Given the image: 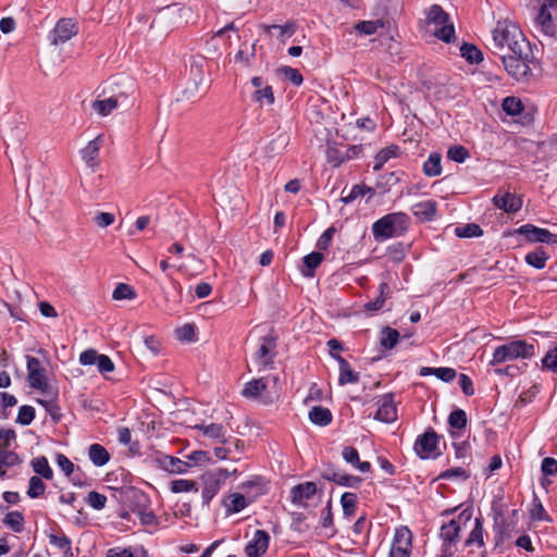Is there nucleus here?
I'll return each instance as SVG.
<instances>
[{"label": "nucleus", "mask_w": 557, "mask_h": 557, "mask_svg": "<svg viewBox=\"0 0 557 557\" xmlns=\"http://www.w3.org/2000/svg\"><path fill=\"white\" fill-rule=\"evenodd\" d=\"M491 49L500 55L504 53L520 54L530 47L519 26L510 21H498L492 30Z\"/></svg>", "instance_id": "1"}, {"label": "nucleus", "mask_w": 557, "mask_h": 557, "mask_svg": "<svg viewBox=\"0 0 557 557\" xmlns=\"http://www.w3.org/2000/svg\"><path fill=\"white\" fill-rule=\"evenodd\" d=\"M278 377L276 375L253 379L246 383L242 395L263 405L272 404L278 398Z\"/></svg>", "instance_id": "2"}, {"label": "nucleus", "mask_w": 557, "mask_h": 557, "mask_svg": "<svg viewBox=\"0 0 557 557\" xmlns=\"http://www.w3.org/2000/svg\"><path fill=\"white\" fill-rule=\"evenodd\" d=\"M425 26L432 34L445 42H451L455 39V27L450 21L449 14L446 13L438 4L431 5L424 12Z\"/></svg>", "instance_id": "3"}, {"label": "nucleus", "mask_w": 557, "mask_h": 557, "mask_svg": "<svg viewBox=\"0 0 557 557\" xmlns=\"http://www.w3.org/2000/svg\"><path fill=\"white\" fill-rule=\"evenodd\" d=\"M471 520L472 510L465 509L456 518L442 525L440 537L443 541V549L446 554L451 555L455 552L456 545L460 540V532L470 525Z\"/></svg>", "instance_id": "4"}, {"label": "nucleus", "mask_w": 557, "mask_h": 557, "mask_svg": "<svg viewBox=\"0 0 557 557\" xmlns=\"http://www.w3.org/2000/svg\"><path fill=\"white\" fill-rule=\"evenodd\" d=\"M535 354L534 345L525 341H511L495 348L491 366L513 361L517 359H529Z\"/></svg>", "instance_id": "5"}, {"label": "nucleus", "mask_w": 557, "mask_h": 557, "mask_svg": "<svg viewBox=\"0 0 557 557\" xmlns=\"http://www.w3.org/2000/svg\"><path fill=\"white\" fill-rule=\"evenodd\" d=\"M409 218L406 213L394 212L381 218L372 225L375 238H389L407 228Z\"/></svg>", "instance_id": "6"}, {"label": "nucleus", "mask_w": 557, "mask_h": 557, "mask_svg": "<svg viewBox=\"0 0 557 557\" xmlns=\"http://www.w3.org/2000/svg\"><path fill=\"white\" fill-rule=\"evenodd\" d=\"M534 27L546 38L557 36V0H547L542 4L534 20Z\"/></svg>", "instance_id": "7"}, {"label": "nucleus", "mask_w": 557, "mask_h": 557, "mask_svg": "<svg viewBox=\"0 0 557 557\" xmlns=\"http://www.w3.org/2000/svg\"><path fill=\"white\" fill-rule=\"evenodd\" d=\"M276 356V337L267 335L259 339L258 346L252 355L251 362L257 371H265L273 368Z\"/></svg>", "instance_id": "8"}, {"label": "nucleus", "mask_w": 557, "mask_h": 557, "mask_svg": "<svg viewBox=\"0 0 557 557\" xmlns=\"http://www.w3.org/2000/svg\"><path fill=\"white\" fill-rule=\"evenodd\" d=\"M502 63L506 72L517 81L525 78L530 73L531 69L529 65L531 58V47L523 49L520 54L504 53L500 55Z\"/></svg>", "instance_id": "9"}, {"label": "nucleus", "mask_w": 557, "mask_h": 557, "mask_svg": "<svg viewBox=\"0 0 557 557\" xmlns=\"http://www.w3.org/2000/svg\"><path fill=\"white\" fill-rule=\"evenodd\" d=\"M437 445L438 436L430 429L416 440L414 451L420 458L428 459L437 455Z\"/></svg>", "instance_id": "10"}, {"label": "nucleus", "mask_w": 557, "mask_h": 557, "mask_svg": "<svg viewBox=\"0 0 557 557\" xmlns=\"http://www.w3.org/2000/svg\"><path fill=\"white\" fill-rule=\"evenodd\" d=\"M27 380L33 388L45 391L48 387L46 380V369L41 366L39 359L27 356Z\"/></svg>", "instance_id": "11"}, {"label": "nucleus", "mask_w": 557, "mask_h": 557, "mask_svg": "<svg viewBox=\"0 0 557 557\" xmlns=\"http://www.w3.org/2000/svg\"><path fill=\"white\" fill-rule=\"evenodd\" d=\"M516 233L524 235L531 243L557 244V234H553L546 228H541L532 224L520 226Z\"/></svg>", "instance_id": "12"}, {"label": "nucleus", "mask_w": 557, "mask_h": 557, "mask_svg": "<svg viewBox=\"0 0 557 557\" xmlns=\"http://www.w3.org/2000/svg\"><path fill=\"white\" fill-rule=\"evenodd\" d=\"M77 34L76 24L70 18L60 20L50 34L52 45L64 44Z\"/></svg>", "instance_id": "13"}, {"label": "nucleus", "mask_w": 557, "mask_h": 557, "mask_svg": "<svg viewBox=\"0 0 557 557\" xmlns=\"http://www.w3.org/2000/svg\"><path fill=\"white\" fill-rule=\"evenodd\" d=\"M270 543V535L263 530H257L245 547L247 557L262 556Z\"/></svg>", "instance_id": "14"}, {"label": "nucleus", "mask_w": 557, "mask_h": 557, "mask_svg": "<svg viewBox=\"0 0 557 557\" xmlns=\"http://www.w3.org/2000/svg\"><path fill=\"white\" fill-rule=\"evenodd\" d=\"M493 203L506 213H515L522 207L521 198L509 191H498L493 197Z\"/></svg>", "instance_id": "15"}, {"label": "nucleus", "mask_w": 557, "mask_h": 557, "mask_svg": "<svg viewBox=\"0 0 557 557\" xmlns=\"http://www.w3.org/2000/svg\"><path fill=\"white\" fill-rule=\"evenodd\" d=\"M318 492L314 482H305L294 486L290 491L292 503L298 507H306L307 502Z\"/></svg>", "instance_id": "16"}, {"label": "nucleus", "mask_w": 557, "mask_h": 557, "mask_svg": "<svg viewBox=\"0 0 557 557\" xmlns=\"http://www.w3.org/2000/svg\"><path fill=\"white\" fill-rule=\"evenodd\" d=\"M156 461L160 468L170 473L182 474L186 473L190 469V463L188 461L170 455H160L156 458Z\"/></svg>", "instance_id": "17"}, {"label": "nucleus", "mask_w": 557, "mask_h": 557, "mask_svg": "<svg viewBox=\"0 0 557 557\" xmlns=\"http://www.w3.org/2000/svg\"><path fill=\"white\" fill-rule=\"evenodd\" d=\"M374 419L385 423L394 422L397 419V408L392 396H384L379 401Z\"/></svg>", "instance_id": "18"}, {"label": "nucleus", "mask_w": 557, "mask_h": 557, "mask_svg": "<svg viewBox=\"0 0 557 557\" xmlns=\"http://www.w3.org/2000/svg\"><path fill=\"white\" fill-rule=\"evenodd\" d=\"M252 86L256 88L252 98L261 106H271L274 103V94L270 85H264L263 81L259 76H255L251 79Z\"/></svg>", "instance_id": "19"}, {"label": "nucleus", "mask_w": 557, "mask_h": 557, "mask_svg": "<svg viewBox=\"0 0 557 557\" xmlns=\"http://www.w3.org/2000/svg\"><path fill=\"white\" fill-rule=\"evenodd\" d=\"M101 136H97L92 140H90L85 148L82 150V158L86 162V164L95 169L98 165V157L99 150L101 147Z\"/></svg>", "instance_id": "20"}, {"label": "nucleus", "mask_w": 557, "mask_h": 557, "mask_svg": "<svg viewBox=\"0 0 557 557\" xmlns=\"http://www.w3.org/2000/svg\"><path fill=\"white\" fill-rule=\"evenodd\" d=\"M202 481V498L206 503H209L218 494L223 482L213 472L206 473Z\"/></svg>", "instance_id": "21"}, {"label": "nucleus", "mask_w": 557, "mask_h": 557, "mask_svg": "<svg viewBox=\"0 0 557 557\" xmlns=\"http://www.w3.org/2000/svg\"><path fill=\"white\" fill-rule=\"evenodd\" d=\"M121 97L122 95L95 100L91 102V109L100 116H108L119 107Z\"/></svg>", "instance_id": "22"}, {"label": "nucleus", "mask_w": 557, "mask_h": 557, "mask_svg": "<svg viewBox=\"0 0 557 557\" xmlns=\"http://www.w3.org/2000/svg\"><path fill=\"white\" fill-rule=\"evenodd\" d=\"M411 211L420 221H431L436 212V202L433 200L418 202L412 206Z\"/></svg>", "instance_id": "23"}, {"label": "nucleus", "mask_w": 557, "mask_h": 557, "mask_svg": "<svg viewBox=\"0 0 557 557\" xmlns=\"http://www.w3.org/2000/svg\"><path fill=\"white\" fill-rule=\"evenodd\" d=\"M22 462L17 454L10 449V447L0 446V476L4 478L8 469L17 466Z\"/></svg>", "instance_id": "24"}, {"label": "nucleus", "mask_w": 557, "mask_h": 557, "mask_svg": "<svg viewBox=\"0 0 557 557\" xmlns=\"http://www.w3.org/2000/svg\"><path fill=\"white\" fill-rule=\"evenodd\" d=\"M470 524H473L469 536L467 537L465 544L467 546H473L482 547L484 546V530H483V520L481 517H476L473 522L471 521Z\"/></svg>", "instance_id": "25"}, {"label": "nucleus", "mask_w": 557, "mask_h": 557, "mask_svg": "<svg viewBox=\"0 0 557 557\" xmlns=\"http://www.w3.org/2000/svg\"><path fill=\"white\" fill-rule=\"evenodd\" d=\"M334 358L339 366L338 383L341 385L357 383L359 381V374L350 368L349 363L342 356H334Z\"/></svg>", "instance_id": "26"}, {"label": "nucleus", "mask_w": 557, "mask_h": 557, "mask_svg": "<svg viewBox=\"0 0 557 557\" xmlns=\"http://www.w3.org/2000/svg\"><path fill=\"white\" fill-rule=\"evenodd\" d=\"M342 456L344 460L351 466H354L356 469H358L360 472H369L371 469V465L368 461H360L359 454L356 448L354 447H345L342 451Z\"/></svg>", "instance_id": "27"}, {"label": "nucleus", "mask_w": 557, "mask_h": 557, "mask_svg": "<svg viewBox=\"0 0 557 557\" xmlns=\"http://www.w3.org/2000/svg\"><path fill=\"white\" fill-rule=\"evenodd\" d=\"M412 534L408 528H399L396 530L394 541L392 544L393 549H400L410 553L411 550Z\"/></svg>", "instance_id": "28"}, {"label": "nucleus", "mask_w": 557, "mask_h": 557, "mask_svg": "<svg viewBox=\"0 0 557 557\" xmlns=\"http://www.w3.org/2000/svg\"><path fill=\"white\" fill-rule=\"evenodd\" d=\"M195 429L202 432V434L209 438L216 440L222 443H226L225 440V429L222 424L210 423V424H197Z\"/></svg>", "instance_id": "29"}, {"label": "nucleus", "mask_w": 557, "mask_h": 557, "mask_svg": "<svg viewBox=\"0 0 557 557\" xmlns=\"http://www.w3.org/2000/svg\"><path fill=\"white\" fill-rule=\"evenodd\" d=\"M88 456L90 461L97 467L104 466L110 459L108 450L100 444L90 445Z\"/></svg>", "instance_id": "30"}, {"label": "nucleus", "mask_w": 557, "mask_h": 557, "mask_svg": "<svg viewBox=\"0 0 557 557\" xmlns=\"http://www.w3.org/2000/svg\"><path fill=\"white\" fill-rule=\"evenodd\" d=\"M248 502L243 494L233 493L228 495L224 500V506L226 507L227 512L236 513L246 508Z\"/></svg>", "instance_id": "31"}, {"label": "nucleus", "mask_w": 557, "mask_h": 557, "mask_svg": "<svg viewBox=\"0 0 557 557\" xmlns=\"http://www.w3.org/2000/svg\"><path fill=\"white\" fill-rule=\"evenodd\" d=\"M309 419L312 423L324 426L332 420V413L329 409L315 406L309 411Z\"/></svg>", "instance_id": "32"}, {"label": "nucleus", "mask_w": 557, "mask_h": 557, "mask_svg": "<svg viewBox=\"0 0 557 557\" xmlns=\"http://www.w3.org/2000/svg\"><path fill=\"white\" fill-rule=\"evenodd\" d=\"M379 289H380V295L377 296V298L375 300L369 301L364 305V309L367 311H377L383 308L385 300L391 293V288L387 283L383 282L380 284Z\"/></svg>", "instance_id": "33"}, {"label": "nucleus", "mask_w": 557, "mask_h": 557, "mask_svg": "<svg viewBox=\"0 0 557 557\" xmlns=\"http://www.w3.org/2000/svg\"><path fill=\"white\" fill-rule=\"evenodd\" d=\"M397 146H388L380 150L374 158L373 170H381L389 159L397 156Z\"/></svg>", "instance_id": "34"}, {"label": "nucleus", "mask_w": 557, "mask_h": 557, "mask_svg": "<svg viewBox=\"0 0 557 557\" xmlns=\"http://www.w3.org/2000/svg\"><path fill=\"white\" fill-rule=\"evenodd\" d=\"M49 542L62 552L63 557H73L72 542L67 536L51 534L49 536Z\"/></svg>", "instance_id": "35"}, {"label": "nucleus", "mask_w": 557, "mask_h": 557, "mask_svg": "<svg viewBox=\"0 0 557 557\" xmlns=\"http://www.w3.org/2000/svg\"><path fill=\"white\" fill-rule=\"evenodd\" d=\"M398 339L399 333L397 330L386 326L381 331L380 344L385 349L394 348L398 343Z\"/></svg>", "instance_id": "36"}, {"label": "nucleus", "mask_w": 557, "mask_h": 557, "mask_svg": "<svg viewBox=\"0 0 557 557\" xmlns=\"http://www.w3.org/2000/svg\"><path fill=\"white\" fill-rule=\"evenodd\" d=\"M33 470L41 475L46 480H51L53 478V471L49 466L48 459L46 457H37L32 460Z\"/></svg>", "instance_id": "37"}, {"label": "nucleus", "mask_w": 557, "mask_h": 557, "mask_svg": "<svg viewBox=\"0 0 557 557\" xmlns=\"http://www.w3.org/2000/svg\"><path fill=\"white\" fill-rule=\"evenodd\" d=\"M423 172L426 176H437L442 173L441 154L431 153L423 164Z\"/></svg>", "instance_id": "38"}, {"label": "nucleus", "mask_w": 557, "mask_h": 557, "mask_svg": "<svg viewBox=\"0 0 557 557\" xmlns=\"http://www.w3.org/2000/svg\"><path fill=\"white\" fill-rule=\"evenodd\" d=\"M547 259L548 255L543 248H536L534 251H531L525 256L527 263L536 269H543Z\"/></svg>", "instance_id": "39"}, {"label": "nucleus", "mask_w": 557, "mask_h": 557, "mask_svg": "<svg viewBox=\"0 0 557 557\" xmlns=\"http://www.w3.org/2000/svg\"><path fill=\"white\" fill-rule=\"evenodd\" d=\"M461 57L470 63H480L483 60V54L480 49L474 45L463 44L460 48Z\"/></svg>", "instance_id": "40"}, {"label": "nucleus", "mask_w": 557, "mask_h": 557, "mask_svg": "<svg viewBox=\"0 0 557 557\" xmlns=\"http://www.w3.org/2000/svg\"><path fill=\"white\" fill-rule=\"evenodd\" d=\"M3 523L14 532H21L24 529V517L20 511H11L5 515Z\"/></svg>", "instance_id": "41"}, {"label": "nucleus", "mask_w": 557, "mask_h": 557, "mask_svg": "<svg viewBox=\"0 0 557 557\" xmlns=\"http://www.w3.org/2000/svg\"><path fill=\"white\" fill-rule=\"evenodd\" d=\"M384 27V22L382 20L375 21H362L355 25V29L363 35H373L377 33L380 28Z\"/></svg>", "instance_id": "42"}, {"label": "nucleus", "mask_w": 557, "mask_h": 557, "mask_svg": "<svg viewBox=\"0 0 557 557\" xmlns=\"http://www.w3.org/2000/svg\"><path fill=\"white\" fill-rule=\"evenodd\" d=\"M503 110L511 116L519 115L523 111V104L516 97H506L502 103Z\"/></svg>", "instance_id": "43"}, {"label": "nucleus", "mask_w": 557, "mask_h": 557, "mask_svg": "<svg viewBox=\"0 0 557 557\" xmlns=\"http://www.w3.org/2000/svg\"><path fill=\"white\" fill-rule=\"evenodd\" d=\"M323 255L320 252H311L304 258L305 269L304 275L312 276L314 269L322 262Z\"/></svg>", "instance_id": "44"}, {"label": "nucleus", "mask_w": 557, "mask_h": 557, "mask_svg": "<svg viewBox=\"0 0 557 557\" xmlns=\"http://www.w3.org/2000/svg\"><path fill=\"white\" fill-rule=\"evenodd\" d=\"M341 504L343 508V513L345 517L349 518L355 515L356 505H357V496L354 493H344L341 497Z\"/></svg>", "instance_id": "45"}, {"label": "nucleus", "mask_w": 557, "mask_h": 557, "mask_svg": "<svg viewBox=\"0 0 557 557\" xmlns=\"http://www.w3.org/2000/svg\"><path fill=\"white\" fill-rule=\"evenodd\" d=\"M45 491H46V484L44 483L41 478L34 475L29 479L27 495L30 498L40 497L41 495H44Z\"/></svg>", "instance_id": "46"}, {"label": "nucleus", "mask_w": 557, "mask_h": 557, "mask_svg": "<svg viewBox=\"0 0 557 557\" xmlns=\"http://www.w3.org/2000/svg\"><path fill=\"white\" fill-rule=\"evenodd\" d=\"M329 481L335 482L339 485L357 487L361 483V479L354 475L344 473H333V476H327Z\"/></svg>", "instance_id": "47"}, {"label": "nucleus", "mask_w": 557, "mask_h": 557, "mask_svg": "<svg viewBox=\"0 0 557 557\" xmlns=\"http://www.w3.org/2000/svg\"><path fill=\"white\" fill-rule=\"evenodd\" d=\"M544 369L557 373V341L554 347L549 348L542 359Z\"/></svg>", "instance_id": "48"}, {"label": "nucleus", "mask_w": 557, "mask_h": 557, "mask_svg": "<svg viewBox=\"0 0 557 557\" xmlns=\"http://www.w3.org/2000/svg\"><path fill=\"white\" fill-rule=\"evenodd\" d=\"M112 297L115 300L134 299L136 297V293L129 285L120 283L114 288Z\"/></svg>", "instance_id": "49"}, {"label": "nucleus", "mask_w": 557, "mask_h": 557, "mask_svg": "<svg viewBox=\"0 0 557 557\" xmlns=\"http://www.w3.org/2000/svg\"><path fill=\"white\" fill-rule=\"evenodd\" d=\"M455 233L458 237L469 238L481 236L482 230L478 224H466L456 227Z\"/></svg>", "instance_id": "50"}, {"label": "nucleus", "mask_w": 557, "mask_h": 557, "mask_svg": "<svg viewBox=\"0 0 557 557\" xmlns=\"http://www.w3.org/2000/svg\"><path fill=\"white\" fill-rule=\"evenodd\" d=\"M171 491L173 493H184L189 491L197 492L196 483L191 480L178 479L171 483Z\"/></svg>", "instance_id": "51"}, {"label": "nucleus", "mask_w": 557, "mask_h": 557, "mask_svg": "<svg viewBox=\"0 0 557 557\" xmlns=\"http://www.w3.org/2000/svg\"><path fill=\"white\" fill-rule=\"evenodd\" d=\"M448 422L453 428L463 429L467 424V414L462 409H456L449 414Z\"/></svg>", "instance_id": "52"}, {"label": "nucleus", "mask_w": 557, "mask_h": 557, "mask_svg": "<svg viewBox=\"0 0 557 557\" xmlns=\"http://www.w3.org/2000/svg\"><path fill=\"white\" fill-rule=\"evenodd\" d=\"M186 460L190 463V468L197 465H205L210 461V456L208 451L203 450H195L185 456Z\"/></svg>", "instance_id": "53"}, {"label": "nucleus", "mask_w": 557, "mask_h": 557, "mask_svg": "<svg viewBox=\"0 0 557 557\" xmlns=\"http://www.w3.org/2000/svg\"><path fill=\"white\" fill-rule=\"evenodd\" d=\"M176 337L183 342H194L196 341V330L193 324H184L178 327L176 331Z\"/></svg>", "instance_id": "54"}, {"label": "nucleus", "mask_w": 557, "mask_h": 557, "mask_svg": "<svg viewBox=\"0 0 557 557\" xmlns=\"http://www.w3.org/2000/svg\"><path fill=\"white\" fill-rule=\"evenodd\" d=\"M280 73L284 75L285 79L289 81L295 86H299L302 84V75L296 69L289 66H282L280 69Z\"/></svg>", "instance_id": "55"}, {"label": "nucleus", "mask_w": 557, "mask_h": 557, "mask_svg": "<svg viewBox=\"0 0 557 557\" xmlns=\"http://www.w3.org/2000/svg\"><path fill=\"white\" fill-rule=\"evenodd\" d=\"M106 503H107V497L103 494L91 491L87 495V504L96 510H100V509L104 508Z\"/></svg>", "instance_id": "56"}, {"label": "nucleus", "mask_w": 557, "mask_h": 557, "mask_svg": "<svg viewBox=\"0 0 557 557\" xmlns=\"http://www.w3.org/2000/svg\"><path fill=\"white\" fill-rule=\"evenodd\" d=\"M35 418V409L32 406H22L18 409L16 421L22 425H28Z\"/></svg>", "instance_id": "57"}, {"label": "nucleus", "mask_w": 557, "mask_h": 557, "mask_svg": "<svg viewBox=\"0 0 557 557\" xmlns=\"http://www.w3.org/2000/svg\"><path fill=\"white\" fill-rule=\"evenodd\" d=\"M447 156L450 160L462 163L469 157V152L462 146H454L449 148Z\"/></svg>", "instance_id": "58"}, {"label": "nucleus", "mask_w": 557, "mask_h": 557, "mask_svg": "<svg viewBox=\"0 0 557 557\" xmlns=\"http://www.w3.org/2000/svg\"><path fill=\"white\" fill-rule=\"evenodd\" d=\"M270 28L278 32V37L282 41H285L286 38L293 36L296 30L295 25L292 23L286 25H272Z\"/></svg>", "instance_id": "59"}, {"label": "nucleus", "mask_w": 557, "mask_h": 557, "mask_svg": "<svg viewBox=\"0 0 557 557\" xmlns=\"http://www.w3.org/2000/svg\"><path fill=\"white\" fill-rule=\"evenodd\" d=\"M100 355L97 354L96 350L94 349H87L85 351H83L79 356V362L83 364V366H91V364H97L98 362V359H99Z\"/></svg>", "instance_id": "60"}, {"label": "nucleus", "mask_w": 557, "mask_h": 557, "mask_svg": "<svg viewBox=\"0 0 557 557\" xmlns=\"http://www.w3.org/2000/svg\"><path fill=\"white\" fill-rule=\"evenodd\" d=\"M366 191L372 194L371 188L361 186V185H356L351 188V190L349 191V194L347 196H344L342 198V200L344 202L348 203V202L352 201L354 199H356L357 197L364 195Z\"/></svg>", "instance_id": "61"}, {"label": "nucleus", "mask_w": 557, "mask_h": 557, "mask_svg": "<svg viewBox=\"0 0 557 557\" xmlns=\"http://www.w3.org/2000/svg\"><path fill=\"white\" fill-rule=\"evenodd\" d=\"M434 375L444 382H450L456 377L457 372L453 368H436Z\"/></svg>", "instance_id": "62"}, {"label": "nucleus", "mask_w": 557, "mask_h": 557, "mask_svg": "<svg viewBox=\"0 0 557 557\" xmlns=\"http://www.w3.org/2000/svg\"><path fill=\"white\" fill-rule=\"evenodd\" d=\"M96 366L100 373H109L114 370V364L112 360L106 355H100Z\"/></svg>", "instance_id": "63"}, {"label": "nucleus", "mask_w": 557, "mask_h": 557, "mask_svg": "<svg viewBox=\"0 0 557 557\" xmlns=\"http://www.w3.org/2000/svg\"><path fill=\"white\" fill-rule=\"evenodd\" d=\"M542 471L547 475H554L557 473V460L552 457H546L542 461Z\"/></svg>", "instance_id": "64"}]
</instances>
